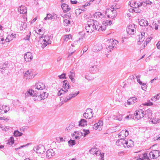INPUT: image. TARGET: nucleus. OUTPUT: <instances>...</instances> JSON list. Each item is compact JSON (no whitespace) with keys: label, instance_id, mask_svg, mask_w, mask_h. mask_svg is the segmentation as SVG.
Instances as JSON below:
<instances>
[{"label":"nucleus","instance_id":"1","mask_svg":"<svg viewBox=\"0 0 160 160\" xmlns=\"http://www.w3.org/2000/svg\"><path fill=\"white\" fill-rule=\"evenodd\" d=\"M38 35L39 40V42L41 45V47L43 48L50 43L49 37L48 35L45 34V31L42 28H37L35 30Z\"/></svg>","mask_w":160,"mask_h":160},{"label":"nucleus","instance_id":"2","mask_svg":"<svg viewBox=\"0 0 160 160\" xmlns=\"http://www.w3.org/2000/svg\"><path fill=\"white\" fill-rule=\"evenodd\" d=\"M145 35V32L143 31H142L138 35V44L140 45L141 48H144L151 39V37H148L144 41Z\"/></svg>","mask_w":160,"mask_h":160},{"label":"nucleus","instance_id":"3","mask_svg":"<svg viewBox=\"0 0 160 160\" xmlns=\"http://www.w3.org/2000/svg\"><path fill=\"white\" fill-rule=\"evenodd\" d=\"M143 3L142 2L132 0L129 2V4L130 6L133 8V10L135 12L139 13L141 11L139 8L142 5Z\"/></svg>","mask_w":160,"mask_h":160},{"label":"nucleus","instance_id":"4","mask_svg":"<svg viewBox=\"0 0 160 160\" xmlns=\"http://www.w3.org/2000/svg\"><path fill=\"white\" fill-rule=\"evenodd\" d=\"M97 24V22L95 21H90L86 26V30L87 33H92L95 29L94 25Z\"/></svg>","mask_w":160,"mask_h":160},{"label":"nucleus","instance_id":"5","mask_svg":"<svg viewBox=\"0 0 160 160\" xmlns=\"http://www.w3.org/2000/svg\"><path fill=\"white\" fill-rule=\"evenodd\" d=\"M105 14L109 18H114L117 16V12L115 10L108 9L105 12Z\"/></svg>","mask_w":160,"mask_h":160},{"label":"nucleus","instance_id":"6","mask_svg":"<svg viewBox=\"0 0 160 160\" xmlns=\"http://www.w3.org/2000/svg\"><path fill=\"white\" fill-rule=\"evenodd\" d=\"M93 115L92 110L90 108H88L86 112L83 114V117L86 119H90L92 118Z\"/></svg>","mask_w":160,"mask_h":160},{"label":"nucleus","instance_id":"7","mask_svg":"<svg viewBox=\"0 0 160 160\" xmlns=\"http://www.w3.org/2000/svg\"><path fill=\"white\" fill-rule=\"evenodd\" d=\"M135 118L138 120L144 117L145 113L144 111L142 109L137 110L134 113Z\"/></svg>","mask_w":160,"mask_h":160},{"label":"nucleus","instance_id":"8","mask_svg":"<svg viewBox=\"0 0 160 160\" xmlns=\"http://www.w3.org/2000/svg\"><path fill=\"white\" fill-rule=\"evenodd\" d=\"M33 150L37 153L40 154H43L45 151L44 146L42 145H39L37 147H34Z\"/></svg>","mask_w":160,"mask_h":160},{"label":"nucleus","instance_id":"9","mask_svg":"<svg viewBox=\"0 0 160 160\" xmlns=\"http://www.w3.org/2000/svg\"><path fill=\"white\" fill-rule=\"evenodd\" d=\"M123 146L125 148H129L133 146V142L131 139H129L128 140L124 139V140H123Z\"/></svg>","mask_w":160,"mask_h":160},{"label":"nucleus","instance_id":"10","mask_svg":"<svg viewBox=\"0 0 160 160\" xmlns=\"http://www.w3.org/2000/svg\"><path fill=\"white\" fill-rule=\"evenodd\" d=\"M83 133L81 132L75 131L72 134L73 139H79L83 135Z\"/></svg>","mask_w":160,"mask_h":160},{"label":"nucleus","instance_id":"11","mask_svg":"<svg viewBox=\"0 0 160 160\" xmlns=\"http://www.w3.org/2000/svg\"><path fill=\"white\" fill-rule=\"evenodd\" d=\"M128 132L126 130H122L118 134L119 138L122 139H124V138L128 135ZM126 139H125L126 140Z\"/></svg>","mask_w":160,"mask_h":160},{"label":"nucleus","instance_id":"12","mask_svg":"<svg viewBox=\"0 0 160 160\" xmlns=\"http://www.w3.org/2000/svg\"><path fill=\"white\" fill-rule=\"evenodd\" d=\"M150 26L153 29L156 30L160 29V24L158 22H153L150 24Z\"/></svg>","mask_w":160,"mask_h":160},{"label":"nucleus","instance_id":"13","mask_svg":"<svg viewBox=\"0 0 160 160\" xmlns=\"http://www.w3.org/2000/svg\"><path fill=\"white\" fill-rule=\"evenodd\" d=\"M34 87L35 89H37L38 90H43L45 89L46 87L45 84L43 83L39 82L36 83Z\"/></svg>","mask_w":160,"mask_h":160},{"label":"nucleus","instance_id":"14","mask_svg":"<svg viewBox=\"0 0 160 160\" xmlns=\"http://www.w3.org/2000/svg\"><path fill=\"white\" fill-rule=\"evenodd\" d=\"M33 56L31 52H27L24 56V59L27 62H30L32 59Z\"/></svg>","mask_w":160,"mask_h":160},{"label":"nucleus","instance_id":"15","mask_svg":"<svg viewBox=\"0 0 160 160\" xmlns=\"http://www.w3.org/2000/svg\"><path fill=\"white\" fill-rule=\"evenodd\" d=\"M23 73L24 77H27L26 79L28 78L29 79L30 78H33L35 75L33 76L32 74V71H26L25 72H23Z\"/></svg>","mask_w":160,"mask_h":160},{"label":"nucleus","instance_id":"16","mask_svg":"<svg viewBox=\"0 0 160 160\" xmlns=\"http://www.w3.org/2000/svg\"><path fill=\"white\" fill-rule=\"evenodd\" d=\"M135 28L132 25H130L128 26L127 29V33L129 34H133L135 32Z\"/></svg>","mask_w":160,"mask_h":160},{"label":"nucleus","instance_id":"17","mask_svg":"<svg viewBox=\"0 0 160 160\" xmlns=\"http://www.w3.org/2000/svg\"><path fill=\"white\" fill-rule=\"evenodd\" d=\"M137 98L136 97L131 98L128 100L127 104L128 105L133 104L137 102Z\"/></svg>","mask_w":160,"mask_h":160},{"label":"nucleus","instance_id":"18","mask_svg":"<svg viewBox=\"0 0 160 160\" xmlns=\"http://www.w3.org/2000/svg\"><path fill=\"white\" fill-rule=\"evenodd\" d=\"M55 153L53 149L48 150L46 152V156L47 157L51 158L52 156H54Z\"/></svg>","mask_w":160,"mask_h":160},{"label":"nucleus","instance_id":"19","mask_svg":"<svg viewBox=\"0 0 160 160\" xmlns=\"http://www.w3.org/2000/svg\"><path fill=\"white\" fill-rule=\"evenodd\" d=\"M18 11L21 14H25L27 12V8L24 6L22 5L18 8Z\"/></svg>","mask_w":160,"mask_h":160},{"label":"nucleus","instance_id":"20","mask_svg":"<svg viewBox=\"0 0 160 160\" xmlns=\"http://www.w3.org/2000/svg\"><path fill=\"white\" fill-rule=\"evenodd\" d=\"M144 112L145 115L144 118H152V113L151 110L150 109H148L145 111Z\"/></svg>","mask_w":160,"mask_h":160},{"label":"nucleus","instance_id":"21","mask_svg":"<svg viewBox=\"0 0 160 160\" xmlns=\"http://www.w3.org/2000/svg\"><path fill=\"white\" fill-rule=\"evenodd\" d=\"M97 25H94L95 28V30L99 31H102L105 29L106 28V27L99 25L98 22H97Z\"/></svg>","mask_w":160,"mask_h":160},{"label":"nucleus","instance_id":"22","mask_svg":"<svg viewBox=\"0 0 160 160\" xmlns=\"http://www.w3.org/2000/svg\"><path fill=\"white\" fill-rule=\"evenodd\" d=\"M63 89L64 90H67L69 88L70 85H69V82L67 80H64L63 81Z\"/></svg>","mask_w":160,"mask_h":160},{"label":"nucleus","instance_id":"23","mask_svg":"<svg viewBox=\"0 0 160 160\" xmlns=\"http://www.w3.org/2000/svg\"><path fill=\"white\" fill-rule=\"evenodd\" d=\"M93 16L94 18L99 19L102 18L103 16V15L101 12H95Z\"/></svg>","mask_w":160,"mask_h":160},{"label":"nucleus","instance_id":"24","mask_svg":"<svg viewBox=\"0 0 160 160\" xmlns=\"http://www.w3.org/2000/svg\"><path fill=\"white\" fill-rule=\"evenodd\" d=\"M153 155V158L154 159L157 158L160 156V151L159 150H154L152 151L151 154L152 153Z\"/></svg>","mask_w":160,"mask_h":160},{"label":"nucleus","instance_id":"25","mask_svg":"<svg viewBox=\"0 0 160 160\" xmlns=\"http://www.w3.org/2000/svg\"><path fill=\"white\" fill-rule=\"evenodd\" d=\"M61 7L65 12H67L70 9V8L69 7V6L65 3H63L61 5Z\"/></svg>","mask_w":160,"mask_h":160},{"label":"nucleus","instance_id":"26","mask_svg":"<svg viewBox=\"0 0 160 160\" xmlns=\"http://www.w3.org/2000/svg\"><path fill=\"white\" fill-rule=\"evenodd\" d=\"M87 121L84 119H82L79 122V126L84 127L87 125Z\"/></svg>","mask_w":160,"mask_h":160},{"label":"nucleus","instance_id":"27","mask_svg":"<svg viewBox=\"0 0 160 160\" xmlns=\"http://www.w3.org/2000/svg\"><path fill=\"white\" fill-rule=\"evenodd\" d=\"M75 124L74 122H72L68 127L66 128L65 130L68 132L70 131L75 127Z\"/></svg>","mask_w":160,"mask_h":160},{"label":"nucleus","instance_id":"28","mask_svg":"<svg viewBox=\"0 0 160 160\" xmlns=\"http://www.w3.org/2000/svg\"><path fill=\"white\" fill-rule=\"evenodd\" d=\"M139 22L140 25L142 26H147L148 24V23L147 21L143 19H141L139 21Z\"/></svg>","mask_w":160,"mask_h":160},{"label":"nucleus","instance_id":"29","mask_svg":"<svg viewBox=\"0 0 160 160\" xmlns=\"http://www.w3.org/2000/svg\"><path fill=\"white\" fill-rule=\"evenodd\" d=\"M72 40V38L71 35L69 34L68 35L65 36L64 39V42H70Z\"/></svg>","mask_w":160,"mask_h":160},{"label":"nucleus","instance_id":"30","mask_svg":"<svg viewBox=\"0 0 160 160\" xmlns=\"http://www.w3.org/2000/svg\"><path fill=\"white\" fill-rule=\"evenodd\" d=\"M40 100H44L47 98L48 95V93L45 92H43L42 94H40Z\"/></svg>","mask_w":160,"mask_h":160},{"label":"nucleus","instance_id":"31","mask_svg":"<svg viewBox=\"0 0 160 160\" xmlns=\"http://www.w3.org/2000/svg\"><path fill=\"white\" fill-rule=\"evenodd\" d=\"M33 92H32V96L33 97H35V99L40 100V95L38 93L36 90H33Z\"/></svg>","mask_w":160,"mask_h":160},{"label":"nucleus","instance_id":"32","mask_svg":"<svg viewBox=\"0 0 160 160\" xmlns=\"http://www.w3.org/2000/svg\"><path fill=\"white\" fill-rule=\"evenodd\" d=\"M9 110V108L6 105H3L2 106V109H1V112L3 113V112L5 113H6Z\"/></svg>","mask_w":160,"mask_h":160},{"label":"nucleus","instance_id":"33","mask_svg":"<svg viewBox=\"0 0 160 160\" xmlns=\"http://www.w3.org/2000/svg\"><path fill=\"white\" fill-rule=\"evenodd\" d=\"M98 152V149L96 148H92L89 150V152L92 154H97Z\"/></svg>","mask_w":160,"mask_h":160},{"label":"nucleus","instance_id":"34","mask_svg":"<svg viewBox=\"0 0 160 160\" xmlns=\"http://www.w3.org/2000/svg\"><path fill=\"white\" fill-rule=\"evenodd\" d=\"M137 160H150L149 159V157L147 155L146 153H144L143 155L142 158H140L138 159H137Z\"/></svg>","mask_w":160,"mask_h":160},{"label":"nucleus","instance_id":"35","mask_svg":"<svg viewBox=\"0 0 160 160\" xmlns=\"http://www.w3.org/2000/svg\"><path fill=\"white\" fill-rule=\"evenodd\" d=\"M68 92V90H64L63 88L59 91L58 92V96H60L62 94L66 93Z\"/></svg>","mask_w":160,"mask_h":160},{"label":"nucleus","instance_id":"36","mask_svg":"<svg viewBox=\"0 0 160 160\" xmlns=\"http://www.w3.org/2000/svg\"><path fill=\"white\" fill-rule=\"evenodd\" d=\"M73 97H72V93H70L68 95L67 97L65 98L64 99V102H67L69 100H70Z\"/></svg>","mask_w":160,"mask_h":160},{"label":"nucleus","instance_id":"37","mask_svg":"<svg viewBox=\"0 0 160 160\" xmlns=\"http://www.w3.org/2000/svg\"><path fill=\"white\" fill-rule=\"evenodd\" d=\"M112 24L111 20H108L105 21L103 22V26L106 27V26H110Z\"/></svg>","mask_w":160,"mask_h":160},{"label":"nucleus","instance_id":"38","mask_svg":"<svg viewBox=\"0 0 160 160\" xmlns=\"http://www.w3.org/2000/svg\"><path fill=\"white\" fill-rule=\"evenodd\" d=\"M13 135L14 136L16 137H20L22 135V133L17 130L14 131L13 132Z\"/></svg>","mask_w":160,"mask_h":160},{"label":"nucleus","instance_id":"39","mask_svg":"<svg viewBox=\"0 0 160 160\" xmlns=\"http://www.w3.org/2000/svg\"><path fill=\"white\" fill-rule=\"evenodd\" d=\"M113 118L114 119L121 121L122 119V115H119L118 116H113Z\"/></svg>","mask_w":160,"mask_h":160},{"label":"nucleus","instance_id":"40","mask_svg":"<svg viewBox=\"0 0 160 160\" xmlns=\"http://www.w3.org/2000/svg\"><path fill=\"white\" fill-rule=\"evenodd\" d=\"M33 92V90L29 89L28 91H27L25 94V96L26 97H28L29 95H30V96H32V92Z\"/></svg>","mask_w":160,"mask_h":160},{"label":"nucleus","instance_id":"41","mask_svg":"<svg viewBox=\"0 0 160 160\" xmlns=\"http://www.w3.org/2000/svg\"><path fill=\"white\" fill-rule=\"evenodd\" d=\"M95 51H100L102 48V46L101 44H99L95 47Z\"/></svg>","mask_w":160,"mask_h":160},{"label":"nucleus","instance_id":"42","mask_svg":"<svg viewBox=\"0 0 160 160\" xmlns=\"http://www.w3.org/2000/svg\"><path fill=\"white\" fill-rule=\"evenodd\" d=\"M123 140H124V139H120L118 140L116 142V144L118 146H120L121 145H123V142H123Z\"/></svg>","mask_w":160,"mask_h":160},{"label":"nucleus","instance_id":"43","mask_svg":"<svg viewBox=\"0 0 160 160\" xmlns=\"http://www.w3.org/2000/svg\"><path fill=\"white\" fill-rule=\"evenodd\" d=\"M12 103L15 107H16L20 105V102L18 100H13L12 101Z\"/></svg>","mask_w":160,"mask_h":160},{"label":"nucleus","instance_id":"44","mask_svg":"<svg viewBox=\"0 0 160 160\" xmlns=\"http://www.w3.org/2000/svg\"><path fill=\"white\" fill-rule=\"evenodd\" d=\"M10 39L11 40L15 38L16 37V34H12L8 36Z\"/></svg>","mask_w":160,"mask_h":160},{"label":"nucleus","instance_id":"45","mask_svg":"<svg viewBox=\"0 0 160 160\" xmlns=\"http://www.w3.org/2000/svg\"><path fill=\"white\" fill-rule=\"evenodd\" d=\"M14 138L12 137H11L9 140H8V143L9 145H12L14 143Z\"/></svg>","mask_w":160,"mask_h":160},{"label":"nucleus","instance_id":"46","mask_svg":"<svg viewBox=\"0 0 160 160\" xmlns=\"http://www.w3.org/2000/svg\"><path fill=\"white\" fill-rule=\"evenodd\" d=\"M110 43H111L112 45L111 46H114H114L117 44L118 43V42L116 40H110Z\"/></svg>","mask_w":160,"mask_h":160},{"label":"nucleus","instance_id":"47","mask_svg":"<svg viewBox=\"0 0 160 160\" xmlns=\"http://www.w3.org/2000/svg\"><path fill=\"white\" fill-rule=\"evenodd\" d=\"M53 18V16L50 14H48L47 17L45 18V20L52 19Z\"/></svg>","mask_w":160,"mask_h":160},{"label":"nucleus","instance_id":"48","mask_svg":"<svg viewBox=\"0 0 160 160\" xmlns=\"http://www.w3.org/2000/svg\"><path fill=\"white\" fill-rule=\"evenodd\" d=\"M31 143H28L26 144L25 145H23L21 147H20L18 148H16L15 149V150L16 151H17V150H18L19 149H20L22 148H23V147H26L28 146L29 145H31Z\"/></svg>","mask_w":160,"mask_h":160},{"label":"nucleus","instance_id":"49","mask_svg":"<svg viewBox=\"0 0 160 160\" xmlns=\"http://www.w3.org/2000/svg\"><path fill=\"white\" fill-rule=\"evenodd\" d=\"M68 143L69 144L70 146H72L75 144V141L74 140H70L68 141Z\"/></svg>","mask_w":160,"mask_h":160},{"label":"nucleus","instance_id":"50","mask_svg":"<svg viewBox=\"0 0 160 160\" xmlns=\"http://www.w3.org/2000/svg\"><path fill=\"white\" fill-rule=\"evenodd\" d=\"M152 102H150V100H148L147 102H145L143 104L145 106H151L152 105Z\"/></svg>","mask_w":160,"mask_h":160},{"label":"nucleus","instance_id":"51","mask_svg":"<svg viewBox=\"0 0 160 160\" xmlns=\"http://www.w3.org/2000/svg\"><path fill=\"white\" fill-rule=\"evenodd\" d=\"M117 4H113L112 5L111 7V8L112 9H118V8H120V7L119 5L117 6Z\"/></svg>","mask_w":160,"mask_h":160},{"label":"nucleus","instance_id":"52","mask_svg":"<svg viewBox=\"0 0 160 160\" xmlns=\"http://www.w3.org/2000/svg\"><path fill=\"white\" fill-rule=\"evenodd\" d=\"M70 22L69 20L65 19L64 20L63 24L65 25H68V24H70Z\"/></svg>","mask_w":160,"mask_h":160},{"label":"nucleus","instance_id":"53","mask_svg":"<svg viewBox=\"0 0 160 160\" xmlns=\"http://www.w3.org/2000/svg\"><path fill=\"white\" fill-rule=\"evenodd\" d=\"M113 48L114 46H111L110 45H109L107 48L108 52H111L112 50H113Z\"/></svg>","mask_w":160,"mask_h":160},{"label":"nucleus","instance_id":"54","mask_svg":"<svg viewBox=\"0 0 160 160\" xmlns=\"http://www.w3.org/2000/svg\"><path fill=\"white\" fill-rule=\"evenodd\" d=\"M83 131L84 132L83 136L84 137H85L89 133V131L88 130H83Z\"/></svg>","mask_w":160,"mask_h":160},{"label":"nucleus","instance_id":"55","mask_svg":"<svg viewBox=\"0 0 160 160\" xmlns=\"http://www.w3.org/2000/svg\"><path fill=\"white\" fill-rule=\"evenodd\" d=\"M0 43L1 44H4L5 43L4 39L2 36H0Z\"/></svg>","mask_w":160,"mask_h":160},{"label":"nucleus","instance_id":"56","mask_svg":"<svg viewBox=\"0 0 160 160\" xmlns=\"http://www.w3.org/2000/svg\"><path fill=\"white\" fill-rule=\"evenodd\" d=\"M21 26L20 27V29L21 30H22L23 29H24L26 28V25L24 23H22L21 24Z\"/></svg>","mask_w":160,"mask_h":160},{"label":"nucleus","instance_id":"57","mask_svg":"<svg viewBox=\"0 0 160 160\" xmlns=\"http://www.w3.org/2000/svg\"><path fill=\"white\" fill-rule=\"evenodd\" d=\"M75 76V74L74 72H70L69 74V78H73Z\"/></svg>","mask_w":160,"mask_h":160},{"label":"nucleus","instance_id":"58","mask_svg":"<svg viewBox=\"0 0 160 160\" xmlns=\"http://www.w3.org/2000/svg\"><path fill=\"white\" fill-rule=\"evenodd\" d=\"M94 126L96 129L101 128V124H98V123H97L94 124Z\"/></svg>","mask_w":160,"mask_h":160},{"label":"nucleus","instance_id":"59","mask_svg":"<svg viewBox=\"0 0 160 160\" xmlns=\"http://www.w3.org/2000/svg\"><path fill=\"white\" fill-rule=\"evenodd\" d=\"M81 13V10L80 9H77L75 10V13L76 15H79Z\"/></svg>","mask_w":160,"mask_h":160},{"label":"nucleus","instance_id":"60","mask_svg":"<svg viewBox=\"0 0 160 160\" xmlns=\"http://www.w3.org/2000/svg\"><path fill=\"white\" fill-rule=\"evenodd\" d=\"M80 35L81 36L82 38H84L85 37H87L88 36H89V34L86 35V34L85 33H84L83 32H81L80 34Z\"/></svg>","mask_w":160,"mask_h":160},{"label":"nucleus","instance_id":"61","mask_svg":"<svg viewBox=\"0 0 160 160\" xmlns=\"http://www.w3.org/2000/svg\"><path fill=\"white\" fill-rule=\"evenodd\" d=\"M31 32H29L28 35L26 36V37L25 38V39L26 40H28L30 37Z\"/></svg>","mask_w":160,"mask_h":160},{"label":"nucleus","instance_id":"62","mask_svg":"<svg viewBox=\"0 0 160 160\" xmlns=\"http://www.w3.org/2000/svg\"><path fill=\"white\" fill-rule=\"evenodd\" d=\"M66 74L65 73H62L61 75L58 76V77L60 78H66L65 77Z\"/></svg>","mask_w":160,"mask_h":160},{"label":"nucleus","instance_id":"63","mask_svg":"<svg viewBox=\"0 0 160 160\" xmlns=\"http://www.w3.org/2000/svg\"><path fill=\"white\" fill-rule=\"evenodd\" d=\"M159 97L157 95L156 96H155L153 98H152V100L153 101H155L157 99H159Z\"/></svg>","mask_w":160,"mask_h":160},{"label":"nucleus","instance_id":"64","mask_svg":"<svg viewBox=\"0 0 160 160\" xmlns=\"http://www.w3.org/2000/svg\"><path fill=\"white\" fill-rule=\"evenodd\" d=\"M85 78L86 79L88 80H91L92 79V77H90L89 76H88L87 75H86Z\"/></svg>","mask_w":160,"mask_h":160}]
</instances>
